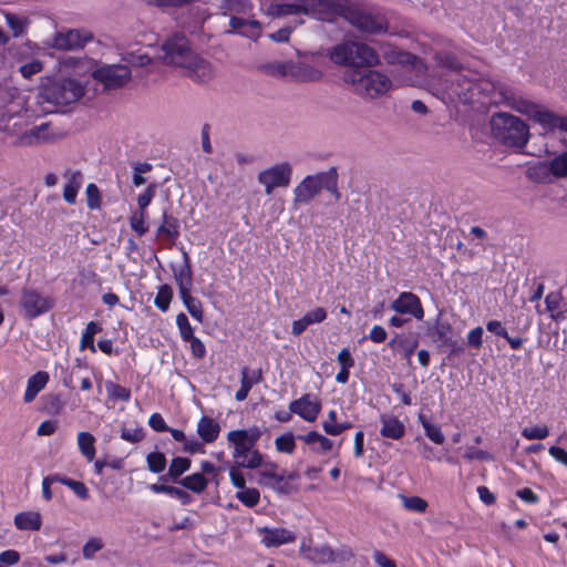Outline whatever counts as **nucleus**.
Returning a JSON list of instances; mask_svg holds the SVG:
<instances>
[{
	"instance_id": "23",
	"label": "nucleus",
	"mask_w": 567,
	"mask_h": 567,
	"mask_svg": "<svg viewBox=\"0 0 567 567\" xmlns=\"http://www.w3.org/2000/svg\"><path fill=\"white\" fill-rule=\"evenodd\" d=\"M231 31L228 33L237 32L238 34L249 38L258 39L261 34V24L258 20L246 19L244 17L233 16L229 19Z\"/></svg>"
},
{
	"instance_id": "36",
	"label": "nucleus",
	"mask_w": 567,
	"mask_h": 567,
	"mask_svg": "<svg viewBox=\"0 0 567 567\" xmlns=\"http://www.w3.org/2000/svg\"><path fill=\"white\" fill-rule=\"evenodd\" d=\"M78 447L81 454L92 462L95 457V437L90 432H79L76 436Z\"/></svg>"
},
{
	"instance_id": "58",
	"label": "nucleus",
	"mask_w": 567,
	"mask_h": 567,
	"mask_svg": "<svg viewBox=\"0 0 567 567\" xmlns=\"http://www.w3.org/2000/svg\"><path fill=\"white\" fill-rule=\"evenodd\" d=\"M148 6L157 7L162 10L171 8H182L192 3L194 0H143Z\"/></svg>"
},
{
	"instance_id": "41",
	"label": "nucleus",
	"mask_w": 567,
	"mask_h": 567,
	"mask_svg": "<svg viewBox=\"0 0 567 567\" xmlns=\"http://www.w3.org/2000/svg\"><path fill=\"white\" fill-rule=\"evenodd\" d=\"M179 483L187 489L194 493H202L206 489L208 481L202 473H194L184 477Z\"/></svg>"
},
{
	"instance_id": "9",
	"label": "nucleus",
	"mask_w": 567,
	"mask_h": 567,
	"mask_svg": "<svg viewBox=\"0 0 567 567\" xmlns=\"http://www.w3.org/2000/svg\"><path fill=\"white\" fill-rule=\"evenodd\" d=\"M350 2L348 0H305L303 14L320 21H333L346 18Z\"/></svg>"
},
{
	"instance_id": "42",
	"label": "nucleus",
	"mask_w": 567,
	"mask_h": 567,
	"mask_svg": "<svg viewBox=\"0 0 567 567\" xmlns=\"http://www.w3.org/2000/svg\"><path fill=\"white\" fill-rule=\"evenodd\" d=\"M417 419L424 429L425 435L432 442L435 444H442L444 442L445 436L437 424L431 423L423 414H420Z\"/></svg>"
},
{
	"instance_id": "62",
	"label": "nucleus",
	"mask_w": 567,
	"mask_h": 567,
	"mask_svg": "<svg viewBox=\"0 0 567 567\" xmlns=\"http://www.w3.org/2000/svg\"><path fill=\"white\" fill-rule=\"evenodd\" d=\"M42 62L39 60H33L29 63L22 64L20 66V73L24 79H31L34 74L42 71Z\"/></svg>"
},
{
	"instance_id": "50",
	"label": "nucleus",
	"mask_w": 567,
	"mask_h": 567,
	"mask_svg": "<svg viewBox=\"0 0 567 567\" xmlns=\"http://www.w3.org/2000/svg\"><path fill=\"white\" fill-rule=\"evenodd\" d=\"M147 213L134 212L130 217L131 228L138 235L143 236L147 233L148 227L146 226Z\"/></svg>"
},
{
	"instance_id": "37",
	"label": "nucleus",
	"mask_w": 567,
	"mask_h": 567,
	"mask_svg": "<svg viewBox=\"0 0 567 567\" xmlns=\"http://www.w3.org/2000/svg\"><path fill=\"white\" fill-rule=\"evenodd\" d=\"M305 0H297L292 3H272L268 8V13L272 16H287L303 13Z\"/></svg>"
},
{
	"instance_id": "12",
	"label": "nucleus",
	"mask_w": 567,
	"mask_h": 567,
	"mask_svg": "<svg viewBox=\"0 0 567 567\" xmlns=\"http://www.w3.org/2000/svg\"><path fill=\"white\" fill-rule=\"evenodd\" d=\"M291 176V165L288 162H282L260 171L257 181L265 187V193L270 195L275 188L288 187Z\"/></svg>"
},
{
	"instance_id": "43",
	"label": "nucleus",
	"mask_w": 567,
	"mask_h": 567,
	"mask_svg": "<svg viewBox=\"0 0 567 567\" xmlns=\"http://www.w3.org/2000/svg\"><path fill=\"white\" fill-rule=\"evenodd\" d=\"M289 64H290V61L269 62V63L262 64L260 66V70L264 73H266L267 75H270L274 78H288L289 76Z\"/></svg>"
},
{
	"instance_id": "16",
	"label": "nucleus",
	"mask_w": 567,
	"mask_h": 567,
	"mask_svg": "<svg viewBox=\"0 0 567 567\" xmlns=\"http://www.w3.org/2000/svg\"><path fill=\"white\" fill-rule=\"evenodd\" d=\"M256 532L260 543L267 548L291 544L297 538L292 530L285 527H257Z\"/></svg>"
},
{
	"instance_id": "57",
	"label": "nucleus",
	"mask_w": 567,
	"mask_h": 567,
	"mask_svg": "<svg viewBox=\"0 0 567 567\" xmlns=\"http://www.w3.org/2000/svg\"><path fill=\"white\" fill-rule=\"evenodd\" d=\"M104 547V543L101 538H90L82 548V554L85 559L94 558V555Z\"/></svg>"
},
{
	"instance_id": "6",
	"label": "nucleus",
	"mask_w": 567,
	"mask_h": 567,
	"mask_svg": "<svg viewBox=\"0 0 567 567\" xmlns=\"http://www.w3.org/2000/svg\"><path fill=\"white\" fill-rule=\"evenodd\" d=\"M489 83L463 73H453L441 83L443 93L463 104H473L482 92L488 91Z\"/></svg>"
},
{
	"instance_id": "56",
	"label": "nucleus",
	"mask_w": 567,
	"mask_h": 567,
	"mask_svg": "<svg viewBox=\"0 0 567 567\" xmlns=\"http://www.w3.org/2000/svg\"><path fill=\"white\" fill-rule=\"evenodd\" d=\"M522 435L527 440H544L549 435V429L547 425L524 427Z\"/></svg>"
},
{
	"instance_id": "39",
	"label": "nucleus",
	"mask_w": 567,
	"mask_h": 567,
	"mask_svg": "<svg viewBox=\"0 0 567 567\" xmlns=\"http://www.w3.org/2000/svg\"><path fill=\"white\" fill-rule=\"evenodd\" d=\"M190 464L192 462L187 457H174L169 464L167 474L161 476L159 480H166L168 476L172 481L177 482L178 477L189 470Z\"/></svg>"
},
{
	"instance_id": "2",
	"label": "nucleus",
	"mask_w": 567,
	"mask_h": 567,
	"mask_svg": "<svg viewBox=\"0 0 567 567\" xmlns=\"http://www.w3.org/2000/svg\"><path fill=\"white\" fill-rule=\"evenodd\" d=\"M84 92L85 89L80 81L62 78L47 83L40 92V99L42 103L48 104L44 107L45 112H62L65 106L78 102Z\"/></svg>"
},
{
	"instance_id": "27",
	"label": "nucleus",
	"mask_w": 567,
	"mask_h": 567,
	"mask_svg": "<svg viewBox=\"0 0 567 567\" xmlns=\"http://www.w3.org/2000/svg\"><path fill=\"white\" fill-rule=\"evenodd\" d=\"M179 235V220L175 216L168 214L166 209L163 210L162 224L156 230L157 238L174 243Z\"/></svg>"
},
{
	"instance_id": "46",
	"label": "nucleus",
	"mask_w": 567,
	"mask_h": 567,
	"mask_svg": "<svg viewBox=\"0 0 567 567\" xmlns=\"http://www.w3.org/2000/svg\"><path fill=\"white\" fill-rule=\"evenodd\" d=\"M563 297L560 292L551 291L545 298L546 310L549 312L550 319H559L561 315L560 303Z\"/></svg>"
},
{
	"instance_id": "30",
	"label": "nucleus",
	"mask_w": 567,
	"mask_h": 567,
	"mask_svg": "<svg viewBox=\"0 0 567 567\" xmlns=\"http://www.w3.org/2000/svg\"><path fill=\"white\" fill-rule=\"evenodd\" d=\"M184 264L173 269L174 279L179 288L181 295H186L192 288V268L189 262V256L186 251L183 252Z\"/></svg>"
},
{
	"instance_id": "14",
	"label": "nucleus",
	"mask_w": 567,
	"mask_h": 567,
	"mask_svg": "<svg viewBox=\"0 0 567 567\" xmlns=\"http://www.w3.org/2000/svg\"><path fill=\"white\" fill-rule=\"evenodd\" d=\"M20 306L28 317H39L47 313L54 306V299L34 289H23Z\"/></svg>"
},
{
	"instance_id": "25",
	"label": "nucleus",
	"mask_w": 567,
	"mask_h": 567,
	"mask_svg": "<svg viewBox=\"0 0 567 567\" xmlns=\"http://www.w3.org/2000/svg\"><path fill=\"white\" fill-rule=\"evenodd\" d=\"M63 177L66 179V184L63 188V199L68 204H74L78 193L82 187L83 175L80 171L68 168L64 171Z\"/></svg>"
},
{
	"instance_id": "38",
	"label": "nucleus",
	"mask_w": 567,
	"mask_h": 567,
	"mask_svg": "<svg viewBox=\"0 0 567 567\" xmlns=\"http://www.w3.org/2000/svg\"><path fill=\"white\" fill-rule=\"evenodd\" d=\"M435 62L439 66L450 70L454 73H461L462 64L457 56L449 51H439L435 53Z\"/></svg>"
},
{
	"instance_id": "48",
	"label": "nucleus",
	"mask_w": 567,
	"mask_h": 567,
	"mask_svg": "<svg viewBox=\"0 0 567 567\" xmlns=\"http://www.w3.org/2000/svg\"><path fill=\"white\" fill-rule=\"evenodd\" d=\"M147 468L153 473H162L166 467V457L162 452H152L146 456Z\"/></svg>"
},
{
	"instance_id": "34",
	"label": "nucleus",
	"mask_w": 567,
	"mask_h": 567,
	"mask_svg": "<svg viewBox=\"0 0 567 567\" xmlns=\"http://www.w3.org/2000/svg\"><path fill=\"white\" fill-rule=\"evenodd\" d=\"M14 524L21 530H39L42 519L38 512H22L16 515Z\"/></svg>"
},
{
	"instance_id": "35",
	"label": "nucleus",
	"mask_w": 567,
	"mask_h": 567,
	"mask_svg": "<svg viewBox=\"0 0 567 567\" xmlns=\"http://www.w3.org/2000/svg\"><path fill=\"white\" fill-rule=\"evenodd\" d=\"M299 439L302 440L306 444L310 445L315 452H328L333 446V442L330 439L316 431L300 435Z\"/></svg>"
},
{
	"instance_id": "53",
	"label": "nucleus",
	"mask_w": 567,
	"mask_h": 567,
	"mask_svg": "<svg viewBox=\"0 0 567 567\" xmlns=\"http://www.w3.org/2000/svg\"><path fill=\"white\" fill-rule=\"evenodd\" d=\"M261 379V373L260 371H257V370H249L248 368H243L241 369V380H240V385L245 389H247L248 391H250V389L259 383Z\"/></svg>"
},
{
	"instance_id": "64",
	"label": "nucleus",
	"mask_w": 567,
	"mask_h": 567,
	"mask_svg": "<svg viewBox=\"0 0 567 567\" xmlns=\"http://www.w3.org/2000/svg\"><path fill=\"white\" fill-rule=\"evenodd\" d=\"M240 467L237 465H234L229 470V478L231 484L238 488L243 489L246 486V480L244 474L239 471Z\"/></svg>"
},
{
	"instance_id": "17",
	"label": "nucleus",
	"mask_w": 567,
	"mask_h": 567,
	"mask_svg": "<svg viewBox=\"0 0 567 567\" xmlns=\"http://www.w3.org/2000/svg\"><path fill=\"white\" fill-rule=\"evenodd\" d=\"M62 137L61 133L50 131L49 123H42L22 133L16 141L18 146H33L48 143Z\"/></svg>"
},
{
	"instance_id": "63",
	"label": "nucleus",
	"mask_w": 567,
	"mask_h": 567,
	"mask_svg": "<svg viewBox=\"0 0 567 567\" xmlns=\"http://www.w3.org/2000/svg\"><path fill=\"white\" fill-rule=\"evenodd\" d=\"M463 457L467 461H492L493 457L489 453L475 449L473 446H470L466 449V452L464 453Z\"/></svg>"
},
{
	"instance_id": "4",
	"label": "nucleus",
	"mask_w": 567,
	"mask_h": 567,
	"mask_svg": "<svg viewBox=\"0 0 567 567\" xmlns=\"http://www.w3.org/2000/svg\"><path fill=\"white\" fill-rule=\"evenodd\" d=\"M329 58L336 64L351 66V69H364L379 63L378 53L368 44L346 41L330 49Z\"/></svg>"
},
{
	"instance_id": "51",
	"label": "nucleus",
	"mask_w": 567,
	"mask_h": 567,
	"mask_svg": "<svg viewBox=\"0 0 567 567\" xmlns=\"http://www.w3.org/2000/svg\"><path fill=\"white\" fill-rule=\"evenodd\" d=\"M173 298V290L169 286L164 285L159 287L157 295L155 297V306L162 310L166 311L169 307V303Z\"/></svg>"
},
{
	"instance_id": "28",
	"label": "nucleus",
	"mask_w": 567,
	"mask_h": 567,
	"mask_svg": "<svg viewBox=\"0 0 567 567\" xmlns=\"http://www.w3.org/2000/svg\"><path fill=\"white\" fill-rule=\"evenodd\" d=\"M542 171L545 175L549 173L555 177L561 178L567 176V152L554 157L549 163H539L533 171L532 174H536Z\"/></svg>"
},
{
	"instance_id": "18",
	"label": "nucleus",
	"mask_w": 567,
	"mask_h": 567,
	"mask_svg": "<svg viewBox=\"0 0 567 567\" xmlns=\"http://www.w3.org/2000/svg\"><path fill=\"white\" fill-rule=\"evenodd\" d=\"M391 309L402 316H411L414 319H423L424 311L420 298L412 292H401L391 303Z\"/></svg>"
},
{
	"instance_id": "11",
	"label": "nucleus",
	"mask_w": 567,
	"mask_h": 567,
	"mask_svg": "<svg viewBox=\"0 0 567 567\" xmlns=\"http://www.w3.org/2000/svg\"><path fill=\"white\" fill-rule=\"evenodd\" d=\"M346 19L364 33L379 34L388 30V22L383 14L355 10L351 4H349Z\"/></svg>"
},
{
	"instance_id": "31",
	"label": "nucleus",
	"mask_w": 567,
	"mask_h": 567,
	"mask_svg": "<svg viewBox=\"0 0 567 567\" xmlns=\"http://www.w3.org/2000/svg\"><path fill=\"white\" fill-rule=\"evenodd\" d=\"M197 434L204 443H214L220 433V425L209 416H202L197 422Z\"/></svg>"
},
{
	"instance_id": "59",
	"label": "nucleus",
	"mask_w": 567,
	"mask_h": 567,
	"mask_svg": "<svg viewBox=\"0 0 567 567\" xmlns=\"http://www.w3.org/2000/svg\"><path fill=\"white\" fill-rule=\"evenodd\" d=\"M120 436L128 443H138L144 439V430L141 426L122 427Z\"/></svg>"
},
{
	"instance_id": "40",
	"label": "nucleus",
	"mask_w": 567,
	"mask_h": 567,
	"mask_svg": "<svg viewBox=\"0 0 567 567\" xmlns=\"http://www.w3.org/2000/svg\"><path fill=\"white\" fill-rule=\"evenodd\" d=\"M6 22L12 31L14 38H19L25 33V30L30 23L27 17L17 16L14 13L7 12L4 14Z\"/></svg>"
},
{
	"instance_id": "54",
	"label": "nucleus",
	"mask_w": 567,
	"mask_h": 567,
	"mask_svg": "<svg viewBox=\"0 0 567 567\" xmlns=\"http://www.w3.org/2000/svg\"><path fill=\"white\" fill-rule=\"evenodd\" d=\"M133 167V184L136 187H140L146 183L143 174L152 171L153 166L150 163H134Z\"/></svg>"
},
{
	"instance_id": "45",
	"label": "nucleus",
	"mask_w": 567,
	"mask_h": 567,
	"mask_svg": "<svg viewBox=\"0 0 567 567\" xmlns=\"http://www.w3.org/2000/svg\"><path fill=\"white\" fill-rule=\"evenodd\" d=\"M43 409L50 415H58L64 409V401L60 394H48L42 398Z\"/></svg>"
},
{
	"instance_id": "1",
	"label": "nucleus",
	"mask_w": 567,
	"mask_h": 567,
	"mask_svg": "<svg viewBox=\"0 0 567 567\" xmlns=\"http://www.w3.org/2000/svg\"><path fill=\"white\" fill-rule=\"evenodd\" d=\"M261 435L262 431L258 426L227 433V442L233 446L231 456L238 467L256 470L264 465V455L255 447Z\"/></svg>"
},
{
	"instance_id": "32",
	"label": "nucleus",
	"mask_w": 567,
	"mask_h": 567,
	"mask_svg": "<svg viewBox=\"0 0 567 567\" xmlns=\"http://www.w3.org/2000/svg\"><path fill=\"white\" fill-rule=\"evenodd\" d=\"M48 382L49 374L45 371H39L31 375L27 381V389L23 395L24 402H32L38 393L45 388Z\"/></svg>"
},
{
	"instance_id": "60",
	"label": "nucleus",
	"mask_w": 567,
	"mask_h": 567,
	"mask_svg": "<svg viewBox=\"0 0 567 567\" xmlns=\"http://www.w3.org/2000/svg\"><path fill=\"white\" fill-rule=\"evenodd\" d=\"M183 300H184V303L188 310V312L190 313V316L194 318V319H202V307H200V303L197 299L193 298L188 292H186V295H181Z\"/></svg>"
},
{
	"instance_id": "15",
	"label": "nucleus",
	"mask_w": 567,
	"mask_h": 567,
	"mask_svg": "<svg viewBox=\"0 0 567 567\" xmlns=\"http://www.w3.org/2000/svg\"><path fill=\"white\" fill-rule=\"evenodd\" d=\"M93 40V33L86 29H70L58 32L51 40V47L58 50H79Z\"/></svg>"
},
{
	"instance_id": "44",
	"label": "nucleus",
	"mask_w": 567,
	"mask_h": 567,
	"mask_svg": "<svg viewBox=\"0 0 567 567\" xmlns=\"http://www.w3.org/2000/svg\"><path fill=\"white\" fill-rule=\"evenodd\" d=\"M404 509L412 513H424L429 506L427 502L420 496L400 495Z\"/></svg>"
},
{
	"instance_id": "3",
	"label": "nucleus",
	"mask_w": 567,
	"mask_h": 567,
	"mask_svg": "<svg viewBox=\"0 0 567 567\" xmlns=\"http://www.w3.org/2000/svg\"><path fill=\"white\" fill-rule=\"evenodd\" d=\"M491 131L495 140L505 146L523 148L529 140V127L519 117L499 112L492 115Z\"/></svg>"
},
{
	"instance_id": "22",
	"label": "nucleus",
	"mask_w": 567,
	"mask_h": 567,
	"mask_svg": "<svg viewBox=\"0 0 567 567\" xmlns=\"http://www.w3.org/2000/svg\"><path fill=\"white\" fill-rule=\"evenodd\" d=\"M261 468L258 473V483L278 492H287L288 483L285 481L284 476L277 474V465L272 462H265L261 465Z\"/></svg>"
},
{
	"instance_id": "8",
	"label": "nucleus",
	"mask_w": 567,
	"mask_h": 567,
	"mask_svg": "<svg viewBox=\"0 0 567 567\" xmlns=\"http://www.w3.org/2000/svg\"><path fill=\"white\" fill-rule=\"evenodd\" d=\"M163 60L172 65L183 68L195 54L184 33L176 32L162 44Z\"/></svg>"
},
{
	"instance_id": "7",
	"label": "nucleus",
	"mask_w": 567,
	"mask_h": 567,
	"mask_svg": "<svg viewBox=\"0 0 567 567\" xmlns=\"http://www.w3.org/2000/svg\"><path fill=\"white\" fill-rule=\"evenodd\" d=\"M504 103L509 109L530 116L545 128H560L564 120V116L555 115L554 113L542 109L538 104H535L513 92L504 93Z\"/></svg>"
},
{
	"instance_id": "24",
	"label": "nucleus",
	"mask_w": 567,
	"mask_h": 567,
	"mask_svg": "<svg viewBox=\"0 0 567 567\" xmlns=\"http://www.w3.org/2000/svg\"><path fill=\"white\" fill-rule=\"evenodd\" d=\"M288 78L296 82H316L322 78V72L305 62L290 61Z\"/></svg>"
},
{
	"instance_id": "33",
	"label": "nucleus",
	"mask_w": 567,
	"mask_h": 567,
	"mask_svg": "<svg viewBox=\"0 0 567 567\" xmlns=\"http://www.w3.org/2000/svg\"><path fill=\"white\" fill-rule=\"evenodd\" d=\"M223 16H246L252 10V3L249 0H220L218 6Z\"/></svg>"
},
{
	"instance_id": "20",
	"label": "nucleus",
	"mask_w": 567,
	"mask_h": 567,
	"mask_svg": "<svg viewBox=\"0 0 567 567\" xmlns=\"http://www.w3.org/2000/svg\"><path fill=\"white\" fill-rule=\"evenodd\" d=\"M289 409L305 421L313 422L321 410V404L318 400L312 399L310 394H305L300 399L292 401Z\"/></svg>"
},
{
	"instance_id": "49",
	"label": "nucleus",
	"mask_w": 567,
	"mask_h": 567,
	"mask_svg": "<svg viewBox=\"0 0 567 567\" xmlns=\"http://www.w3.org/2000/svg\"><path fill=\"white\" fill-rule=\"evenodd\" d=\"M236 497L246 506L254 507L259 503L260 494L256 488H246L239 489L236 493Z\"/></svg>"
},
{
	"instance_id": "52",
	"label": "nucleus",
	"mask_w": 567,
	"mask_h": 567,
	"mask_svg": "<svg viewBox=\"0 0 567 567\" xmlns=\"http://www.w3.org/2000/svg\"><path fill=\"white\" fill-rule=\"evenodd\" d=\"M275 446L278 452L291 454L295 451L296 442L292 433H287L276 437Z\"/></svg>"
},
{
	"instance_id": "5",
	"label": "nucleus",
	"mask_w": 567,
	"mask_h": 567,
	"mask_svg": "<svg viewBox=\"0 0 567 567\" xmlns=\"http://www.w3.org/2000/svg\"><path fill=\"white\" fill-rule=\"evenodd\" d=\"M344 81L352 85L354 92L361 96L378 97L391 87V80L369 69H349L344 73Z\"/></svg>"
},
{
	"instance_id": "26",
	"label": "nucleus",
	"mask_w": 567,
	"mask_h": 567,
	"mask_svg": "<svg viewBox=\"0 0 567 567\" xmlns=\"http://www.w3.org/2000/svg\"><path fill=\"white\" fill-rule=\"evenodd\" d=\"M429 336L439 347L453 348L456 343L454 333L446 321H435L434 324L429 328Z\"/></svg>"
},
{
	"instance_id": "55",
	"label": "nucleus",
	"mask_w": 567,
	"mask_h": 567,
	"mask_svg": "<svg viewBox=\"0 0 567 567\" xmlns=\"http://www.w3.org/2000/svg\"><path fill=\"white\" fill-rule=\"evenodd\" d=\"M155 192H156V184L155 183H151L146 187L144 193L138 195V197H137L138 210L137 212L147 213L146 208L148 207V205L153 200V198L155 196Z\"/></svg>"
},
{
	"instance_id": "21",
	"label": "nucleus",
	"mask_w": 567,
	"mask_h": 567,
	"mask_svg": "<svg viewBox=\"0 0 567 567\" xmlns=\"http://www.w3.org/2000/svg\"><path fill=\"white\" fill-rule=\"evenodd\" d=\"M183 68L186 70V75L195 82L207 83L213 78L210 63L196 53Z\"/></svg>"
},
{
	"instance_id": "61",
	"label": "nucleus",
	"mask_w": 567,
	"mask_h": 567,
	"mask_svg": "<svg viewBox=\"0 0 567 567\" xmlns=\"http://www.w3.org/2000/svg\"><path fill=\"white\" fill-rule=\"evenodd\" d=\"M85 194L87 198V207L91 209L99 208L101 204V197L97 186L93 183L89 184L86 186Z\"/></svg>"
},
{
	"instance_id": "13",
	"label": "nucleus",
	"mask_w": 567,
	"mask_h": 567,
	"mask_svg": "<svg viewBox=\"0 0 567 567\" xmlns=\"http://www.w3.org/2000/svg\"><path fill=\"white\" fill-rule=\"evenodd\" d=\"M328 175V171L307 175L293 189L295 205L309 204L322 189H324L323 181Z\"/></svg>"
},
{
	"instance_id": "47",
	"label": "nucleus",
	"mask_w": 567,
	"mask_h": 567,
	"mask_svg": "<svg viewBox=\"0 0 567 567\" xmlns=\"http://www.w3.org/2000/svg\"><path fill=\"white\" fill-rule=\"evenodd\" d=\"M338 172L336 167H330L328 169V175L326 179L323 181V186L327 192H329L336 202H338L341 198V194L338 189Z\"/></svg>"
},
{
	"instance_id": "19",
	"label": "nucleus",
	"mask_w": 567,
	"mask_h": 567,
	"mask_svg": "<svg viewBox=\"0 0 567 567\" xmlns=\"http://www.w3.org/2000/svg\"><path fill=\"white\" fill-rule=\"evenodd\" d=\"M299 551L302 557L311 564H332V548L327 544L313 545L310 539L302 540Z\"/></svg>"
},
{
	"instance_id": "10",
	"label": "nucleus",
	"mask_w": 567,
	"mask_h": 567,
	"mask_svg": "<svg viewBox=\"0 0 567 567\" xmlns=\"http://www.w3.org/2000/svg\"><path fill=\"white\" fill-rule=\"evenodd\" d=\"M92 78L105 90H117L132 79V71L126 64H102L92 72Z\"/></svg>"
},
{
	"instance_id": "29",
	"label": "nucleus",
	"mask_w": 567,
	"mask_h": 567,
	"mask_svg": "<svg viewBox=\"0 0 567 567\" xmlns=\"http://www.w3.org/2000/svg\"><path fill=\"white\" fill-rule=\"evenodd\" d=\"M381 429L380 434L383 437L391 440H400L404 433V424L395 416L383 414L380 417Z\"/></svg>"
}]
</instances>
